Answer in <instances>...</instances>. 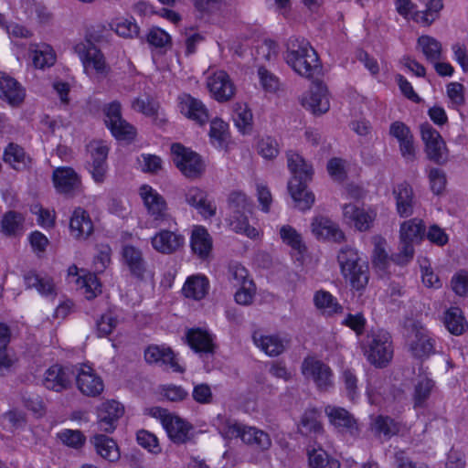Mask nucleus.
Returning a JSON list of instances; mask_svg holds the SVG:
<instances>
[{
    "label": "nucleus",
    "mask_w": 468,
    "mask_h": 468,
    "mask_svg": "<svg viewBox=\"0 0 468 468\" xmlns=\"http://www.w3.org/2000/svg\"><path fill=\"white\" fill-rule=\"evenodd\" d=\"M287 165L292 175L288 183V191L302 211L308 210L314 203V195L307 189V184L312 180L314 169L299 154L289 151L286 154Z\"/></svg>",
    "instance_id": "obj_1"
},
{
    "label": "nucleus",
    "mask_w": 468,
    "mask_h": 468,
    "mask_svg": "<svg viewBox=\"0 0 468 468\" xmlns=\"http://www.w3.org/2000/svg\"><path fill=\"white\" fill-rule=\"evenodd\" d=\"M285 58L296 73L307 79L314 78L322 70L316 51L304 38L292 37L288 40Z\"/></svg>",
    "instance_id": "obj_2"
},
{
    "label": "nucleus",
    "mask_w": 468,
    "mask_h": 468,
    "mask_svg": "<svg viewBox=\"0 0 468 468\" xmlns=\"http://www.w3.org/2000/svg\"><path fill=\"white\" fill-rule=\"evenodd\" d=\"M229 216V226L236 233L244 234L253 239L258 236L255 228L250 226L248 217L252 213L253 203L245 193L231 191L227 199Z\"/></svg>",
    "instance_id": "obj_3"
},
{
    "label": "nucleus",
    "mask_w": 468,
    "mask_h": 468,
    "mask_svg": "<svg viewBox=\"0 0 468 468\" xmlns=\"http://www.w3.org/2000/svg\"><path fill=\"white\" fill-rule=\"evenodd\" d=\"M362 349L367 360L378 368L388 367L393 358L391 335L382 329L368 333L362 344Z\"/></svg>",
    "instance_id": "obj_4"
},
{
    "label": "nucleus",
    "mask_w": 468,
    "mask_h": 468,
    "mask_svg": "<svg viewBox=\"0 0 468 468\" xmlns=\"http://www.w3.org/2000/svg\"><path fill=\"white\" fill-rule=\"evenodd\" d=\"M425 231L426 226L420 218H414L400 225L399 251L391 254L394 263L405 265L413 259L414 244L424 239Z\"/></svg>",
    "instance_id": "obj_5"
},
{
    "label": "nucleus",
    "mask_w": 468,
    "mask_h": 468,
    "mask_svg": "<svg viewBox=\"0 0 468 468\" xmlns=\"http://www.w3.org/2000/svg\"><path fill=\"white\" fill-rule=\"evenodd\" d=\"M337 261L341 273L349 280L352 288L356 291L365 289L369 281L368 265L365 261H361L357 251L345 247L340 250Z\"/></svg>",
    "instance_id": "obj_6"
},
{
    "label": "nucleus",
    "mask_w": 468,
    "mask_h": 468,
    "mask_svg": "<svg viewBox=\"0 0 468 468\" xmlns=\"http://www.w3.org/2000/svg\"><path fill=\"white\" fill-rule=\"evenodd\" d=\"M222 433L228 438H240L243 442L257 451H267L271 446V440L267 432L237 421L228 420Z\"/></svg>",
    "instance_id": "obj_7"
},
{
    "label": "nucleus",
    "mask_w": 468,
    "mask_h": 468,
    "mask_svg": "<svg viewBox=\"0 0 468 468\" xmlns=\"http://www.w3.org/2000/svg\"><path fill=\"white\" fill-rule=\"evenodd\" d=\"M104 123L112 136L119 141L131 143L137 135L136 128L122 116V106L117 101L103 107Z\"/></svg>",
    "instance_id": "obj_8"
},
{
    "label": "nucleus",
    "mask_w": 468,
    "mask_h": 468,
    "mask_svg": "<svg viewBox=\"0 0 468 468\" xmlns=\"http://www.w3.org/2000/svg\"><path fill=\"white\" fill-rule=\"evenodd\" d=\"M74 51L80 58L87 73L90 69L101 77H106L110 72L104 55L92 42L90 36H86L84 41L74 46Z\"/></svg>",
    "instance_id": "obj_9"
},
{
    "label": "nucleus",
    "mask_w": 468,
    "mask_h": 468,
    "mask_svg": "<svg viewBox=\"0 0 468 468\" xmlns=\"http://www.w3.org/2000/svg\"><path fill=\"white\" fill-rule=\"evenodd\" d=\"M173 162L180 172L187 178H197L205 171V164L201 156L196 152L185 147L181 144H173L171 146Z\"/></svg>",
    "instance_id": "obj_10"
},
{
    "label": "nucleus",
    "mask_w": 468,
    "mask_h": 468,
    "mask_svg": "<svg viewBox=\"0 0 468 468\" xmlns=\"http://www.w3.org/2000/svg\"><path fill=\"white\" fill-rule=\"evenodd\" d=\"M139 194L154 227L157 228L172 218L168 213L165 199L152 186L143 185L139 189Z\"/></svg>",
    "instance_id": "obj_11"
},
{
    "label": "nucleus",
    "mask_w": 468,
    "mask_h": 468,
    "mask_svg": "<svg viewBox=\"0 0 468 468\" xmlns=\"http://www.w3.org/2000/svg\"><path fill=\"white\" fill-rule=\"evenodd\" d=\"M301 370L307 379H312L320 391H327L333 388V371L323 361L307 356L302 363Z\"/></svg>",
    "instance_id": "obj_12"
},
{
    "label": "nucleus",
    "mask_w": 468,
    "mask_h": 468,
    "mask_svg": "<svg viewBox=\"0 0 468 468\" xmlns=\"http://www.w3.org/2000/svg\"><path fill=\"white\" fill-rule=\"evenodd\" d=\"M87 151L90 157L87 165L89 172L96 183L101 184L106 178L108 170L109 147L102 141H91L87 145Z\"/></svg>",
    "instance_id": "obj_13"
},
{
    "label": "nucleus",
    "mask_w": 468,
    "mask_h": 468,
    "mask_svg": "<svg viewBox=\"0 0 468 468\" xmlns=\"http://www.w3.org/2000/svg\"><path fill=\"white\" fill-rule=\"evenodd\" d=\"M420 129L428 158L437 164H443L447 160L446 145L440 133L429 122L420 124Z\"/></svg>",
    "instance_id": "obj_14"
},
{
    "label": "nucleus",
    "mask_w": 468,
    "mask_h": 468,
    "mask_svg": "<svg viewBox=\"0 0 468 468\" xmlns=\"http://www.w3.org/2000/svg\"><path fill=\"white\" fill-rule=\"evenodd\" d=\"M435 341L421 326L413 325L408 335V346L411 356L417 359H426L435 352Z\"/></svg>",
    "instance_id": "obj_15"
},
{
    "label": "nucleus",
    "mask_w": 468,
    "mask_h": 468,
    "mask_svg": "<svg viewBox=\"0 0 468 468\" xmlns=\"http://www.w3.org/2000/svg\"><path fill=\"white\" fill-rule=\"evenodd\" d=\"M74 377L75 366L53 365L45 372L43 385L49 390L62 392L71 387Z\"/></svg>",
    "instance_id": "obj_16"
},
{
    "label": "nucleus",
    "mask_w": 468,
    "mask_h": 468,
    "mask_svg": "<svg viewBox=\"0 0 468 468\" xmlns=\"http://www.w3.org/2000/svg\"><path fill=\"white\" fill-rule=\"evenodd\" d=\"M75 378L78 388L83 395L97 397L103 391L102 379L89 366H75Z\"/></svg>",
    "instance_id": "obj_17"
},
{
    "label": "nucleus",
    "mask_w": 468,
    "mask_h": 468,
    "mask_svg": "<svg viewBox=\"0 0 468 468\" xmlns=\"http://www.w3.org/2000/svg\"><path fill=\"white\" fill-rule=\"evenodd\" d=\"M124 413L123 406L116 400L101 403L98 409V425L101 431L112 433L117 428L120 418Z\"/></svg>",
    "instance_id": "obj_18"
},
{
    "label": "nucleus",
    "mask_w": 468,
    "mask_h": 468,
    "mask_svg": "<svg viewBox=\"0 0 468 468\" xmlns=\"http://www.w3.org/2000/svg\"><path fill=\"white\" fill-rule=\"evenodd\" d=\"M52 180L59 194L73 196L81 186L80 177L71 167H58L53 171Z\"/></svg>",
    "instance_id": "obj_19"
},
{
    "label": "nucleus",
    "mask_w": 468,
    "mask_h": 468,
    "mask_svg": "<svg viewBox=\"0 0 468 468\" xmlns=\"http://www.w3.org/2000/svg\"><path fill=\"white\" fill-rule=\"evenodd\" d=\"M302 104L315 115L325 113L330 108L326 86L321 81H313L309 93L303 99Z\"/></svg>",
    "instance_id": "obj_20"
},
{
    "label": "nucleus",
    "mask_w": 468,
    "mask_h": 468,
    "mask_svg": "<svg viewBox=\"0 0 468 468\" xmlns=\"http://www.w3.org/2000/svg\"><path fill=\"white\" fill-rule=\"evenodd\" d=\"M144 359L148 364H156L171 368L174 372L183 373L185 368L181 367L171 347L152 345L144 351Z\"/></svg>",
    "instance_id": "obj_21"
},
{
    "label": "nucleus",
    "mask_w": 468,
    "mask_h": 468,
    "mask_svg": "<svg viewBox=\"0 0 468 468\" xmlns=\"http://www.w3.org/2000/svg\"><path fill=\"white\" fill-rule=\"evenodd\" d=\"M180 112L187 119L203 125L209 120L208 110L198 99L184 93L178 97Z\"/></svg>",
    "instance_id": "obj_22"
},
{
    "label": "nucleus",
    "mask_w": 468,
    "mask_h": 468,
    "mask_svg": "<svg viewBox=\"0 0 468 468\" xmlns=\"http://www.w3.org/2000/svg\"><path fill=\"white\" fill-rule=\"evenodd\" d=\"M207 85L212 97L219 102L229 101L235 94V86L224 70H218L211 75Z\"/></svg>",
    "instance_id": "obj_23"
},
{
    "label": "nucleus",
    "mask_w": 468,
    "mask_h": 468,
    "mask_svg": "<svg viewBox=\"0 0 468 468\" xmlns=\"http://www.w3.org/2000/svg\"><path fill=\"white\" fill-rule=\"evenodd\" d=\"M122 261L128 268L130 274L137 280L143 281L147 272V262L143 251L133 245H124L121 251Z\"/></svg>",
    "instance_id": "obj_24"
},
{
    "label": "nucleus",
    "mask_w": 468,
    "mask_h": 468,
    "mask_svg": "<svg viewBox=\"0 0 468 468\" xmlns=\"http://www.w3.org/2000/svg\"><path fill=\"white\" fill-rule=\"evenodd\" d=\"M325 413L329 422L341 433H348L352 436L358 434V425L354 416L344 408H325Z\"/></svg>",
    "instance_id": "obj_25"
},
{
    "label": "nucleus",
    "mask_w": 468,
    "mask_h": 468,
    "mask_svg": "<svg viewBox=\"0 0 468 468\" xmlns=\"http://www.w3.org/2000/svg\"><path fill=\"white\" fill-rule=\"evenodd\" d=\"M153 248L163 254H172L185 244L183 235L171 230L162 229L151 239Z\"/></svg>",
    "instance_id": "obj_26"
},
{
    "label": "nucleus",
    "mask_w": 468,
    "mask_h": 468,
    "mask_svg": "<svg viewBox=\"0 0 468 468\" xmlns=\"http://www.w3.org/2000/svg\"><path fill=\"white\" fill-rule=\"evenodd\" d=\"M312 232L317 239L342 242L345 239V234L339 226L330 218L319 216L313 219L311 224Z\"/></svg>",
    "instance_id": "obj_27"
},
{
    "label": "nucleus",
    "mask_w": 468,
    "mask_h": 468,
    "mask_svg": "<svg viewBox=\"0 0 468 468\" xmlns=\"http://www.w3.org/2000/svg\"><path fill=\"white\" fill-rule=\"evenodd\" d=\"M186 339L196 353L212 355L215 352L216 346L213 335L205 329L199 327L188 329L186 333Z\"/></svg>",
    "instance_id": "obj_28"
},
{
    "label": "nucleus",
    "mask_w": 468,
    "mask_h": 468,
    "mask_svg": "<svg viewBox=\"0 0 468 468\" xmlns=\"http://www.w3.org/2000/svg\"><path fill=\"white\" fill-rule=\"evenodd\" d=\"M93 229L90 214L82 207L75 208L69 221L71 236L76 239L85 240L93 233Z\"/></svg>",
    "instance_id": "obj_29"
},
{
    "label": "nucleus",
    "mask_w": 468,
    "mask_h": 468,
    "mask_svg": "<svg viewBox=\"0 0 468 468\" xmlns=\"http://www.w3.org/2000/svg\"><path fill=\"white\" fill-rule=\"evenodd\" d=\"M321 411L315 408L307 409L298 423V432L305 437L316 438L324 431L321 421Z\"/></svg>",
    "instance_id": "obj_30"
},
{
    "label": "nucleus",
    "mask_w": 468,
    "mask_h": 468,
    "mask_svg": "<svg viewBox=\"0 0 468 468\" xmlns=\"http://www.w3.org/2000/svg\"><path fill=\"white\" fill-rule=\"evenodd\" d=\"M185 199L186 202L195 207L203 218H208L216 215L217 207L207 200V193L205 190L192 186L186 192Z\"/></svg>",
    "instance_id": "obj_31"
},
{
    "label": "nucleus",
    "mask_w": 468,
    "mask_h": 468,
    "mask_svg": "<svg viewBox=\"0 0 468 468\" xmlns=\"http://www.w3.org/2000/svg\"><path fill=\"white\" fill-rule=\"evenodd\" d=\"M396 199L397 212L401 218L412 215L415 205V197L412 186L406 181L398 184L393 188Z\"/></svg>",
    "instance_id": "obj_32"
},
{
    "label": "nucleus",
    "mask_w": 468,
    "mask_h": 468,
    "mask_svg": "<svg viewBox=\"0 0 468 468\" xmlns=\"http://www.w3.org/2000/svg\"><path fill=\"white\" fill-rule=\"evenodd\" d=\"M163 427L170 440L178 444L190 439L189 432L193 428L190 423L175 415L163 419Z\"/></svg>",
    "instance_id": "obj_33"
},
{
    "label": "nucleus",
    "mask_w": 468,
    "mask_h": 468,
    "mask_svg": "<svg viewBox=\"0 0 468 468\" xmlns=\"http://www.w3.org/2000/svg\"><path fill=\"white\" fill-rule=\"evenodd\" d=\"M90 443L97 454L110 463H115L121 457L117 442L107 435L96 434L90 438Z\"/></svg>",
    "instance_id": "obj_34"
},
{
    "label": "nucleus",
    "mask_w": 468,
    "mask_h": 468,
    "mask_svg": "<svg viewBox=\"0 0 468 468\" xmlns=\"http://www.w3.org/2000/svg\"><path fill=\"white\" fill-rule=\"evenodd\" d=\"M343 215L345 219L348 223H353L359 231L369 229L374 220V216L353 204H346L343 207Z\"/></svg>",
    "instance_id": "obj_35"
},
{
    "label": "nucleus",
    "mask_w": 468,
    "mask_h": 468,
    "mask_svg": "<svg viewBox=\"0 0 468 468\" xmlns=\"http://www.w3.org/2000/svg\"><path fill=\"white\" fill-rule=\"evenodd\" d=\"M0 89L6 101L12 105H18L25 99V90L14 78L5 72H0Z\"/></svg>",
    "instance_id": "obj_36"
},
{
    "label": "nucleus",
    "mask_w": 468,
    "mask_h": 468,
    "mask_svg": "<svg viewBox=\"0 0 468 468\" xmlns=\"http://www.w3.org/2000/svg\"><path fill=\"white\" fill-rule=\"evenodd\" d=\"M190 245L193 252L198 258L206 260L212 250V239L204 227H197L192 231Z\"/></svg>",
    "instance_id": "obj_37"
},
{
    "label": "nucleus",
    "mask_w": 468,
    "mask_h": 468,
    "mask_svg": "<svg viewBox=\"0 0 468 468\" xmlns=\"http://www.w3.org/2000/svg\"><path fill=\"white\" fill-rule=\"evenodd\" d=\"M209 282L204 275H194L186 281L183 292L186 297L201 300L207 294Z\"/></svg>",
    "instance_id": "obj_38"
},
{
    "label": "nucleus",
    "mask_w": 468,
    "mask_h": 468,
    "mask_svg": "<svg viewBox=\"0 0 468 468\" xmlns=\"http://www.w3.org/2000/svg\"><path fill=\"white\" fill-rule=\"evenodd\" d=\"M443 324L447 330L454 335H463L468 328V323L458 307H451L445 311Z\"/></svg>",
    "instance_id": "obj_39"
},
{
    "label": "nucleus",
    "mask_w": 468,
    "mask_h": 468,
    "mask_svg": "<svg viewBox=\"0 0 468 468\" xmlns=\"http://www.w3.org/2000/svg\"><path fill=\"white\" fill-rule=\"evenodd\" d=\"M417 46L420 48L427 61L431 63L441 59L442 47L436 38L427 35L420 36L417 40Z\"/></svg>",
    "instance_id": "obj_40"
},
{
    "label": "nucleus",
    "mask_w": 468,
    "mask_h": 468,
    "mask_svg": "<svg viewBox=\"0 0 468 468\" xmlns=\"http://www.w3.org/2000/svg\"><path fill=\"white\" fill-rule=\"evenodd\" d=\"M314 303L317 309L322 310L324 314L332 315L341 314L343 306L338 303L329 292L320 290L314 293Z\"/></svg>",
    "instance_id": "obj_41"
},
{
    "label": "nucleus",
    "mask_w": 468,
    "mask_h": 468,
    "mask_svg": "<svg viewBox=\"0 0 468 468\" xmlns=\"http://www.w3.org/2000/svg\"><path fill=\"white\" fill-rule=\"evenodd\" d=\"M4 161L16 170H22L27 167L30 159L27 156L24 149L16 144H9L4 153Z\"/></svg>",
    "instance_id": "obj_42"
},
{
    "label": "nucleus",
    "mask_w": 468,
    "mask_h": 468,
    "mask_svg": "<svg viewBox=\"0 0 468 468\" xmlns=\"http://www.w3.org/2000/svg\"><path fill=\"white\" fill-rule=\"evenodd\" d=\"M24 282L27 289L35 288L41 295L54 294V284L50 279L41 278L36 271H29L24 274Z\"/></svg>",
    "instance_id": "obj_43"
},
{
    "label": "nucleus",
    "mask_w": 468,
    "mask_h": 468,
    "mask_svg": "<svg viewBox=\"0 0 468 468\" xmlns=\"http://www.w3.org/2000/svg\"><path fill=\"white\" fill-rule=\"evenodd\" d=\"M25 218L19 212L7 211L1 221L2 231L7 236H16L23 232Z\"/></svg>",
    "instance_id": "obj_44"
},
{
    "label": "nucleus",
    "mask_w": 468,
    "mask_h": 468,
    "mask_svg": "<svg viewBox=\"0 0 468 468\" xmlns=\"http://www.w3.org/2000/svg\"><path fill=\"white\" fill-rule=\"evenodd\" d=\"M255 344L267 355L276 356L284 351L283 341L275 335H261L253 337Z\"/></svg>",
    "instance_id": "obj_45"
},
{
    "label": "nucleus",
    "mask_w": 468,
    "mask_h": 468,
    "mask_svg": "<svg viewBox=\"0 0 468 468\" xmlns=\"http://www.w3.org/2000/svg\"><path fill=\"white\" fill-rule=\"evenodd\" d=\"M280 236L283 243L290 246L293 250L303 253L306 250L302 236L290 225H283L280 229Z\"/></svg>",
    "instance_id": "obj_46"
},
{
    "label": "nucleus",
    "mask_w": 468,
    "mask_h": 468,
    "mask_svg": "<svg viewBox=\"0 0 468 468\" xmlns=\"http://www.w3.org/2000/svg\"><path fill=\"white\" fill-rule=\"evenodd\" d=\"M434 382L426 377L420 378L414 387V408H423L430 398Z\"/></svg>",
    "instance_id": "obj_47"
},
{
    "label": "nucleus",
    "mask_w": 468,
    "mask_h": 468,
    "mask_svg": "<svg viewBox=\"0 0 468 468\" xmlns=\"http://www.w3.org/2000/svg\"><path fill=\"white\" fill-rule=\"evenodd\" d=\"M386 241L384 239H378L375 241L374 250L372 252V264L379 271H386L388 267L389 261H394L391 256H388L385 249Z\"/></svg>",
    "instance_id": "obj_48"
},
{
    "label": "nucleus",
    "mask_w": 468,
    "mask_h": 468,
    "mask_svg": "<svg viewBox=\"0 0 468 468\" xmlns=\"http://www.w3.org/2000/svg\"><path fill=\"white\" fill-rule=\"evenodd\" d=\"M31 46L30 50L33 51V64L37 69H44L45 67L52 66L56 61V56L48 45H43L42 48L37 49L32 48Z\"/></svg>",
    "instance_id": "obj_49"
},
{
    "label": "nucleus",
    "mask_w": 468,
    "mask_h": 468,
    "mask_svg": "<svg viewBox=\"0 0 468 468\" xmlns=\"http://www.w3.org/2000/svg\"><path fill=\"white\" fill-rule=\"evenodd\" d=\"M257 152L264 159L272 160L279 154V144L273 137H262L257 143Z\"/></svg>",
    "instance_id": "obj_50"
},
{
    "label": "nucleus",
    "mask_w": 468,
    "mask_h": 468,
    "mask_svg": "<svg viewBox=\"0 0 468 468\" xmlns=\"http://www.w3.org/2000/svg\"><path fill=\"white\" fill-rule=\"evenodd\" d=\"M248 271L238 262H232L229 266V279L234 287L244 285L252 286L253 282L248 278Z\"/></svg>",
    "instance_id": "obj_51"
},
{
    "label": "nucleus",
    "mask_w": 468,
    "mask_h": 468,
    "mask_svg": "<svg viewBox=\"0 0 468 468\" xmlns=\"http://www.w3.org/2000/svg\"><path fill=\"white\" fill-rule=\"evenodd\" d=\"M59 441L66 446L74 449L81 448L86 441L85 435L79 430H64L57 434Z\"/></svg>",
    "instance_id": "obj_52"
},
{
    "label": "nucleus",
    "mask_w": 468,
    "mask_h": 468,
    "mask_svg": "<svg viewBox=\"0 0 468 468\" xmlns=\"http://www.w3.org/2000/svg\"><path fill=\"white\" fill-rule=\"evenodd\" d=\"M233 121L238 129L245 133L251 130L252 113L247 106L238 105L234 112Z\"/></svg>",
    "instance_id": "obj_53"
},
{
    "label": "nucleus",
    "mask_w": 468,
    "mask_h": 468,
    "mask_svg": "<svg viewBox=\"0 0 468 468\" xmlns=\"http://www.w3.org/2000/svg\"><path fill=\"white\" fill-rule=\"evenodd\" d=\"M194 5L204 17L219 15L225 4L223 0H194Z\"/></svg>",
    "instance_id": "obj_54"
},
{
    "label": "nucleus",
    "mask_w": 468,
    "mask_h": 468,
    "mask_svg": "<svg viewBox=\"0 0 468 468\" xmlns=\"http://www.w3.org/2000/svg\"><path fill=\"white\" fill-rule=\"evenodd\" d=\"M136 440L139 445L152 453L157 454L162 451L157 437L148 431H139L136 434Z\"/></svg>",
    "instance_id": "obj_55"
},
{
    "label": "nucleus",
    "mask_w": 468,
    "mask_h": 468,
    "mask_svg": "<svg viewBox=\"0 0 468 468\" xmlns=\"http://www.w3.org/2000/svg\"><path fill=\"white\" fill-rule=\"evenodd\" d=\"M341 381L345 386L346 396L349 399L354 400L358 394V379L353 370L346 368L341 375Z\"/></svg>",
    "instance_id": "obj_56"
},
{
    "label": "nucleus",
    "mask_w": 468,
    "mask_h": 468,
    "mask_svg": "<svg viewBox=\"0 0 468 468\" xmlns=\"http://www.w3.org/2000/svg\"><path fill=\"white\" fill-rule=\"evenodd\" d=\"M346 160L339 157H333L327 162V172L335 181L343 182L346 178Z\"/></svg>",
    "instance_id": "obj_57"
},
{
    "label": "nucleus",
    "mask_w": 468,
    "mask_h": 468,
    "mask_svg": "<svg viewBox=\"0 0 468 468\" xmlns=\"http://www.w3.org/2000/svg\"><path fill=\"white\" fill-rule=\"evenodd\" d=\"M117 325V320L112 314H103L96 321V334L99 337H104L112 334Z\"/></svg>",
    "instance_id": "obj_58"
},
{
    "label": "nucleus",
    "mask_w": 468,
    "mask_h": 468,
    "mask_svg": "<svg viewBox=\"0 0 468 468\" xmlns=\"http://www.w3.org/2000/svg\"><path fill=\"white\" fill-rule=\"evenodd\" d=\"M147 42L154 48H162L171 46V37L163 29L154 27L147 34Z\"/></svg>",
    "instance_id": "obj_59"
},
{
    "label": "nucleus",
    "mask_w": 468,
    "mask_h": 468,
    "mask_svg": "<svg viewBox=\"0 0 468 468\" xmlns=\"http://www.w3.org/2000/svg\"><path fill=\"white\" fill-rule=\"evenodd\" d=\"M228 133V124L221 119L215 118L210 122L209 136L210 139L216 141L218 145L226 141Z\"/></svg>",
    "instance_id": "obj_60"
},
{
    "label": "nucleus",
    "mask_w": 468,
    "mask_h": 468,
    "mask_svg": "<svg viewBox=\"0 0 468 468\" xmlns=\"http://www.w3.org/2000/svg\"><path fill=\"white\" fill-rule=\"evenodd\" d=\"M374 429L376 432L382 433L385 436H391L397 433L398 426L389 417L378 416L374 421Z\"/></svg>",
    "instance_id": "obj_61"
},
{
    "label": "nucleus",
    "mask_w": 468,
    "mask_h": 468,
    "mask_svg": "<svg viewBox=\"0 0 468 468\" xmlns=\"http://www.w3.org/2000/svg\"><path fill=\"white\" fill-rule=\"evenodd\" d=\"M258 75L262 88L268 92H274L279 88V79L265 67L258 69Z\"/></svg>",
    "instance_id": "obj_62"
},
{
    "label": "nucleus",
    "mask_w": 468,
    "mask_h": 468,
    "mask_svg": "<svg viewBox=\"0 0 468 468\" xmlns=\"http://www.w3.org/2000/svg\"><path fill=\"white\" fill-rule=\"evenodd\" d=\"M81 287L84 289L85 298L91 300L101 292V283L94 274H89L82 278Z\"/></svg>",
    "instance_id": "obj_63"
},
{
    "label": "nucleus",
    "mask_w": 468,
    "mask_h": 468,
    "mask_svg": "<svg viewBox=\"0 0 468 468\" xmlns=\"http://www.w3.org/2000/svg\"><path fill=\"white\" fill-rule=\"evenodd\" d=\"M452 288L460 296L468 295V271H461L451 281Z\"/></svg>",
    "instance_id": "obj_64"
}]
</instances>
